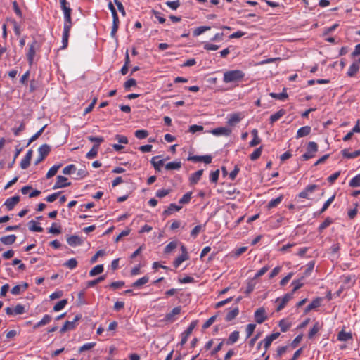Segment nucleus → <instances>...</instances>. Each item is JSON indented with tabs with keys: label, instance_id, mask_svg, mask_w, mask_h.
<instances>
[{
	"label": "nucleus",
	"instance_id": "nucleus-4",
	"mask_svg": "<svg viewBox=\"0 0 360 360\" xmlns=\"http://www.w3.org/2000/svg\"><path fill=\"white\" fill-rule=\"evenodd\" d=\"M38 48V44L37 41L34 40L30 44H29V49L27 53V60L29 64L31 65L33 63L34 58L36 53V51Z\"/></svg>",
	"mask_w": 360,
	"mask_h": 360
},
{
	"label": "nucleus",
	"instance_id": "nucleus-47",
	"mask_svg": "<svg viewBox=\"0 0 360 360\" xmlns=\"http://www.w3.org/2000/svg\"><path fill=\"white\" fill-rule=\"evenodd\" d=\"M210 29L211 27L210 26L198 27L193 31V35L195 37L199 36L205 32L210 30Z\"/></svg>",
	"mask_w": 360,
	"mask_h": 360
},
{
	"label": "nucleus",
	"instance_id": "nucleus-20",
	"mask_svg": "<svg viewBox=\"0 0 360 360\" xmlns=\"http://www.w3.org/2000/svg\"><path fill=\"white\" fill-rule=\"evenodd\" d=\"M359 70V65L354 60L349 66L347 75L349 77H354Z\"/></svg>",
	"mask_w": 360,
	"mask_h": 360
},
{
	"label": "nucleus",
	"instance_id": "nucleus-26",
	"mask_svg": "<svg viewBox=\"0 0 360 360\" xmlns=\"http://www.w3.org/2000/svg\"><path fill=\"white\" fill-rule=\"evenodd\" d=\"M321 300L319 297L314 300L305 309V313H308L311 310L319 307L321 305Z\"/></svg>",
	"mask_w": 360,
	"mask_h": 360
},
{
	"label": "nucleus",
	"instance_id": "nucleus-45",
	"mask_svg": "<svg viewBox=\"0 0 360 360\" xmlns=\"http://www.w3.org/2000/svg\"><path fill=\"white\" fill-rule=\"evenodd\" d=\"M134 135L139 139H143L148 136V131L145 129H139L134 132Z\"/></svg>",
	"mask_w": 360,
	"mask_h": 360
},
{
	"label": "nucleus",
	"instance_id": "nucleus-61",
	"mask_svg": "<svg viewBox=\"0 0 360 360\" xmlns=\"http://www.w3.org/2000/svg\"><path fill=\"white\" fill-rule=\"evenodd\" d=\"M14 315L22 314L25 312V307L20 304H17L13 308Z\"/></svg>",
	"mask_w": 360,
	"mask_h": 360
},
{
	"label": "nucleus",
	"instance_id": "nucleus-44",
	"mask_svg": "<svg viewBox=\"0 0 360 360\" xmlns=\"http://www.w3.org/2000/svg\"><path fill=\"white\" fill-rule=\"evenodd\" d=\"M67 304H68V300L65 299L59 301L53 307V311H59L62 310L63 309H64V307L66 306Z\"/></svg>",
	"mask_w": 360,
	"mask_h": 360
},
{
	"label": "nucleus",
	"instance_id": "nucleus-32",
	"mask_svg": "<svg viewBox=\"0 0 360 360\" xmlns=\"http://www.w3.org/2000/svg\"><path fill=\"white\" fill-rule=\"evenodd\" d=\"M269 95L271 98H276L278 100H281V101H283L288 98V94L286 92L285 89H283V91L280 94L270 93Z\"/></svg>",
	"mask_w": 360,
	"mask_h": 360
},
{
	"label": "nucleus",
	"instance_id": "nucleus-5",
	"mask_svg": "<svg viewBox=\"0 0 360 360\" xmlns=\"http://www.w3.org/2000/svg\"><path fill=\"white\" fill-rule=\"evenodd\" d=\"M181 307L180 306L174 307L171 312L167 314L165 316V321L167 323H173L176 320V316L181 313Z\"/></svg>",
	"mask_w": 360,
	"mask_h": 360
},
{
	"label": "nucleus",
	"instance_id": "nucleus-34",
	"mask_svg": "<svg viewBox=\"0 0 360 360\" xmlns=\"http://www.w3.org/2000/svg\"><path fill=\"white\" fill-rule=\"evenodd\" d=\"M159 158V156H155L151 159V164L153 165L154 168L156 170L160 171V167L164 165L165 160H159L157 161L156 160Z\"/></svg>",
	"mask_w": 360,
	"mask_h": 360
},
{
	"label": "nucleus",
	"instance_id": "nucleus-42",
	"mask_svg": "<svg viewBox=\"0 0 360 360\" xmlns=\"http://www.w3.org/2000/svg\"><path fill=\"white\" fill-rule=\"evenodd\" d=\"M186 259H188L187 253H183L175 259V261L174 262V266L176 268L179 266L180 264Z\"/></svg>",
	"mask_w": 360,
	"mask_h": 360
},
{
	"label": "nucleus",
	"instance_id": "nucleus-22",
	"mask_svg": "<svg viewBox=\"0 0 360 360\" xmlns=\"http://www.w3.org/2000/svg\"><path fill=\"white\" fill-rule=\"evenodd\" d=\"M28 287L27 283H25L22 285H17L11 289V293L14 295H20L22 292L25 291Z\"/></svg>",
	"mask_w": 360,
	"mask_h": 360
},
{
	"label": "nucleus",
	"instance_id": "nucleus-1",
	"mask_svg": "<svg viewBox=\"0 0 360 360\" xmlns=\"http://www.w3.org/2000/svg\"><path fill=\"white\" fill-rule=\"evenodd\" d=\"M245 73L240 70H227L224 72L223 82L224 83H237L243 79Z\"/></svg>",
	"mask_w": 360,
	"mask_h": 360
},
{
	"label": "nucleus",
	"instance_id": "nucleus-33",
	"mask_svg": "<svg viewBox=\"0 0 360 360\" xmlns=\"http://www.w3.org/2000/svg\"><path fill=\"white\" fill-rule=\"evenodd\" d=\"M50 150H51L50 146L47 144H44L39 148L38 153L40 155L42 156V158H45L46 156L48 155Z\"/></svg>",
	"mask_w": 360,
	"mask_h": 360
},
{
	"label": "nucleus",
	"instance_id": "nucleus-14",
	"mask_svg": "<svg viewBox=\"0 0 360 360\" xmlns=\"http://www.w3.org/2000/svg\"><path fill=\"white\" fill-rule=\"evenodd\" d=\"M292 293H287L283 297L278 298L276 300V302H280V304L277 307V311H281V309H283L285 304L288 302V301L292 299Z\"/></svg>",
	"mask_w": 360,
	"mask_h": 360
},
{
	"label": "nucleus",
	"instance_id": "nucleus-40",
	"mask_svg": "<svg viewBox=\"0 0 360 360\" xmlns=\"http://www.w3.org/2000/svg\"><path fill=\"white\" fill-rule=\"evenodd\" d=\"M98 145H94L92 148L86 153V157L88 159H93L96 158L98 154Z\"/></svg>",
	"mask_w": 360,
	"mask_h": 360
},
{
	"label": "nucleus",
	"instance_id": "nucleus-10",
	"mask_svg": "<svg viewBox=\"0 0 360 360\" xmlns=\"http://www.w3.org/2000/svg\"><path fill=\"white\" fill-rule=\"evenodd\" d=\"M71 184L70 182H68V179L63 176H58L56 178V182L54 184L53 188L58 189L60 188H65L69 186Z\"/></svg>",
	"mask_w": 360,
	"mask_h": 360
},
{
	"label": "nucleus",
	"instance_id": "nucleus-48",
	"mask_svg": "<svg viewBox=\"0 0 360 360\" xmlns=\"http://www.w3.org/2000/svg\"><path fill=\"white\" fill-rule=\"evenodd\" d=\"M205 225L195 226L191 232V236L195 238L199 233L205 229Z\"/></svg>",
	"mask_w": 360,
	"mask_h": 360
},
{
	"label": "nucleus",
	"instance_id": "nucleus-63",
	"mask_svg": "<svg viewBox=\"0 0 360 360\" xmlns=\"http://www.w3.org/2000/svg\"><path fill=\"white\" fill-rule=\"evenodd\" d=\"M49 232L51 233L58 234L61 232L60 227L58 226L56 224L53 223L49 229Z\"/></svg>",
	"mask_w": 360,
	"mask_h": 360
},
{
	"label": "nucleus",
	"instance_id": "nucleus-52",
	"mask_svg": "<svg viewBox=\"0 0 360 360\" xmlns=\"http://www.w3.org/2000/svg\"><path fill=\"white\" fill-rule=\"evenodd\" d=\"M96 345V342H87L83 345L79 349V352H83L92 349Z\"/></svg>",
	"mask_w": 360,
	"mask_h": 360
},
{
	"label": "nucleus",
	"instance_id": "nucleus-28",
	"mask_svg": "<svg viewBox=\"0 0 360 360\" xmlns=\"http://www.w3.org/2000/svg\"><path fill=\"white\" fill-rule=\"evenodd\" d=\"M239 314V309L238 307H235L234 309L229 311L226 316V321H231L234 319Z\"/></svg>",
	"mask_w": 360,
	"mask_h": 360
},
{
	"label": "nucleus",
	"instance_id": "nucleus-24",
	"mask_svg": "<svg viewBox=\"0 0 360 360\" xmlns=\"http://www.w3.org/2000/svg\"><path fill=\"white\" fill-rule=\"evenodd\" d=\"M251 134L253 136L252 140L250 142V146L253 147L256 146L261 142V139L258 136V131L256 129L252 130Z\"/></svg>",
	"mask_w": 360,
	"mask_h": 360
},
{
	"label": "nucleus",
	"instance_id": "nucleus-15",
	"mask_svg": "<svg viewBox=\"0 0 360 360\" xmlns=\"http://www.w3.org/2000/svg\"><path fill=\"white\" fill-rule=\"evenodd\" d=\"M195 327V323L192 322L188 328L186 329V330L182 334L183 337L181 340V345H184L188 340V337L190 335V334L192 333L193 330Z\"/></svg>",
	"mask_w": 360,
	"mask_h": 360
},
{
	"label": "nucleus",
	"instance_id": "nucleus-41",
	"mask_svg": "<svg viewBox=\"0 0 360 360\" xmlns=\"http://www.w3.org/2000/svg\"><path fill=\"white\" fill-rule=\"evenodd\" d=\"M321 326L319 324V322H316L312 327V328L309 330L308 336L309 338H312L321 329Z\"/></svg>",
	"mask_w": 360,
	"mask_h": 360
},
{
	"label": "nucleus",
	"instance_id": "nucleus-56",
	"mask_svg": "<svg viewBox=\"0 0 360 360\" xmlns=\"http://www.w3.org/2000/svg\"><path fill=\"white\" fill-rule=\"evenodd\" d=\"M219 176V170L217 169L212 172L210 174V181L212 183H217Z\"/></svg>",
	"mask_w": 360,
	"mask_h": 360
},
{
	"label": "nucleus",
	"instance_id": "nucleus-57",
	"mask_svg": "<svg viewBox=\"0 0 360 360\" xmlns=\"http://www.w3.org/2000/svg\"><path fill=\"white\" fill-rule=\"evenodd\" d=\"M191 192H188L185 193L182 198L179 200L180 204H186L188 203L191 199Z\"/></svg>",
	"mask_w": 360,
	"mask_h": 360
},
{
	"label": "nucleus",
	"instance_id": "nucleus-8",
	"mask_svg": "<svg viewBox=\"0 0 360 360\" xmlns=\"http://www.w3.org/2000/svg\"><path fill=\"white\" fill-rule=\"evenodd\" d=\"M280 335V333L276 332L271 334L270 335L266 336L263 340H262V342L263 344V347L265 349V352L267 351V349L271 346L272 342L277 339Z\"/></svg>",
	"mask_w": 360,
	"mask_h": 360
},
{
	"label": "nucleus",
	"instance_id": "nucleus-59",
	"mask_svg": "<svg viewBox=\"0 0 360 360\" xmlns=\"http://www.w3.org/2000/svg\"><path fill=\"white\" fill-rule=\"evenodd\" d=\"M88 139L91 142L95 143L94 145H98V146H100V144L101 143H103L104 141V139L103 137H99V136H90L88 137Z\"/></svg>",
	"mask_w": 360,
	"mask_h": 360
},
{
	"label": "nucleus",
	"instance_id": "nucleus-19",
	"mask_svg": "<svg viewBox=\"0 0 360 360\" xmlns=\"http://www.w3.org/2000/svg\"><path fill=\"white\" fill-rule=\"evenodd\" d=\"M203 174V169L198 170L197 172L193 173L189 177L190 184L192 185L196 184L198 181L200 179L202 175Z\"/></svg>",
	"mask_w": 360,
	"mask_h": 360
},
{
	"label": "nucleus",
	"instance_id": "nucleus-58",
	"mask_svg": "<svg viewBox=\"0 0 360 360\" xmlns=\"http://www.w3.org/2000/svg\"><path fill=\"white\" fill-rule=\"evenodd\" d=\"M332 223V219L330 218H327L323 221L319 226V231L322 232L325 229H326L330 224Z\"/></svg>",
	"mask_w": 360,
	"mask_h": 360
},
{
	"label": "nucleus",
	"instance_id": "nucleus-3",
	"mask_svg": "<svg viewBox=\"0 0 360 360\" xmlns=\"http://www.w3.org/2000/svg\"><path fill=\"white\" fill-rule=\"evenodd\" d=\"M81 318H82V316L80 314H77L74 317L72 321H67L64 323L63 326L61 328L60 333H63L67 330H70L74 329L77 324V321L79 320H80Z\"/></svg>",
	"mask_w": 360,
	"mask_h": 360
},
{
	"label": "nucleus",
	"instance_id": "nucleus-21",
	"mask_svg": "<svg viewBox=\"0 0 360 360\" xmlns=\"http://www.w3.org/2000/svg\"><path fill=\"white\" fill-rule=\"evenodd\" d=\"M15 240H16V236L14 234L8 235L6 236H3V237L0 238V241L6 245H12L13 243H15Z\"/></svg>",
	"mask_w": 360,
	"mask_h": 360
},
{
	"label": "nucleus",
	"instance_id": "nucleus-54",
	"mask_svg": "<svg viewBox=\"0 0 360 360\" xmlns=\"http://www.w3.org/2000/svg\"><path fill=\"white\" fill-rule=\"evenodd\" d=\"M46 125H44L43 127H41L37 133H35L29 140L28 145L30 144L32 142L34 141L36 139H37L43 133L44 129L46 128Z\"/></svg>",
	"mask_w": 360,
	"mask_h": 360
},
{
	"label": "nucleus",
	"instance_id": "nucleus-31",
	"mask_svg": "<svg viewBox=\"0 0 360 360\" xmlns=\"http://www.w3.org/2000/svg\"><path fill=\"white\" fill-rule=\"evenodd\" d=\"M352 338L351 333H347L344 330H341L338 335V340L340 341H347Z\"/></svg>",
	"mask_w": 360,
	"mask_h": 360
},
{
	"label": "nucleus",
	"instance_id": "nucleus-53",
	"mask_svg": "<svg viewBox=\"0 0 360 360\" xmlns=\"http://www.w3.org/2000/svg\"><path fill=\"white\" fill-rule=\"evenodd\" d=\"M335 198V195H333L325 202L321 210H320L321 213L325 212L328 209L330 204L334 201Z\"/></svg>",
	"mask_w": 360,
	"mask_h": 360
},
{
	"label": "nucleus",
	"instance_id": "nucleus-50",
	"mask_svg": "<svg viewBox=\"0 0 360 360\" xmlns=\"http://www.w3.org/2000/svg\"><path fill=\"white\" fill-rule=\"evenodd\" d=\"M104 279H105V276H101L97 278L96 279H94L92 281H89L87 282V287L92 288V287L95 286L96 284H98V283L102 282Z\"/></svg>",
	"mask_w": 360,
	"mask_h": 360
},
{
	"label": "nucleus",
	"instance_id": "nucleus-18",
	"mask_svg": "<svg viewBox=\"0 0 360 360\" xmlns=\"http://www.w3.org/2000/svg\"><path fill=\"white\" fill-rule=\"evenodd\" d=\"M311 128L309 126H304L300 128L297 131L296 139L307 136L311 133Z\"/></svg>",
	"mask_w": 360,
	"mask_h": 360
},
{
	"label": "nucleus",
	"instance_id": "nucleus-43",
	"mask_svg": "<svg viewBox=\"0 0 360 360\" xmlns=\"http://www.w3.org/2000/svg\"><path fill=\"white\" fill-rule=\"evenodd\" d=\"M61 167V164L58 165H53L51 167L46 174V178L50 179L57 173L58 169Z\"/></svg>",
	"mask_w": 360,
	"mask_h": 360
},
{
	"label": "nucleus",
	"instance_id": "nucleus-51",
	"mask_svg": "<svg viewBox=\"0 0 360 360\" xmlns=\"http://www.w3.org/2000/svg\"><path fill=\"white\" fill-rule=\"evenodd\" d=\"M64 266L70 269H73L77 267V262L75 258H71L64 264Z\"/></svg>",
	"mask_w": 360,
	"mask_h": 360
},
{
	"label": "nucleus",
	"instance_id": "nucleus-38",
	"mask_svg": "<svg viewBox=\"0 0 360 360\" xmlns=\"http://www.w3.org/2000/svg\"><path fill=\"white\" fill-rule=\"evenodd\" d=\"M51 320V316L46 314L44 316V317L41 319V321H39L38 323L35 324L34 326V328H39L40 326H44L48 324Z\"/></svg>",
	"mask_w": 360,
	"mask_h": 360
},
{
	"label": "nucleus",
	"instance_id": "nucleus-30",
	"mask_svg": "<svg viewBox=\"0 0 360 360\" xmlns=\"http://www.w3.org/2000/svg\"><path fill=\"white\" fill-rule=\"evenodd\" d=\"M181 162H170L165 165V169L167 170H178L181 168Z\"/></svg>",
	"mask_w": 360,
	"mask_h": 360
},
{
	"label": "nucleus",
	"instance_id": "nucleus-23",
	"mask_svg": "<svg viewBox=\"0 0 360 360\" xmlns=\"http://www.w3.org/2000/svg\"><path fill=\"white\" fill-rule=\"evenodd\" d=\"M149 281V277L147 276L139 278L137 281L131 284V286L136 288H140L142 285L146 284Z\"/></svg>",
	"mask_w": 360,
	"mask_h": 360
},
{
	"label": "nucleus",
	"instance_id": "nucleus-62",
	"mask_svg": "<svg viewBox=\"0 0 360 360\" xmlns=\"http://www.w3.org/2000/svg\"><path fill=\"white\" fill-rule=\"evenodd\" d=\"M219 46L216 44H212L208 42L204 43V49L207 51H216L219 49Z\"/></svg>",
	"mask_w": 360,
	"mask_h": 360
},
{
	"label": "nucleus",
	"instance_id": "nucleus-55",
	"mask_svg": "<svg viewBox=\"0 0 360 360\" xmlns=\"http://www.w3.org/2000/svg\"><path fill=\"white\" fill-rule=\"evenodd\" d=\"M256 285V283L254 281V278L251 281H249L247 283V287L245 290V293L247 295L250 294L255 289Z\"/></svg>",
	"mask_w": 360,
	"mask_h": 360
},
{
	"label": "nucleus",
	"instance_id": "nucleus-46",
	"mask_svg": "<svg viewBox=\"0 0 360 360\" xmlns=\"http://www.w3.org/2000/svg\"><path fill=\"white\" fill-rule=\"evenodd\" d=\"M77 168L75 165H69L63 168V173L65 175H70L75 173Z\"/></svg>",
	"mask_w": 360,
	"mask_h": 360
},
{
	"label": "nucleus",
	"instance_id": "nucleus-35",
	"mask_svg": "<svg viewBox=\"0 0 360 360\" xmlns=\"http://www.w3.org/2000/svg\"><path fill=\"white\" fill-rule=\"evenodd\" d=\"M29 229L32 231L42 232L43 228L41 227L37 222L34 220H31L29 222Z\"/></svg>",
	"mask_w": 360,
	"mask_h": 360
},
{
	"label": "nucleus",
	"instance_id": "nucleus-7",
	"mask_svg": "<svg viewBox=\"0 0 360 360\" xmlns=\"http://www.w3.org/2000/svg\"><path fill=\"white\" fill-rule=\"evenodd\" d=\"M255 321L261 324L267 319L266 311L263 307L257 309L254 314Z\"/></svg>",
	"mask_w": 360,
	"mask_h": 360
},
{
	"label": "nucleus",
	"instance_id": "nucleus-9",
	"mask_svg": "<svg viewBox=\"0 0 360 360\" xmlns=\"http://www.w3.org/2000/svg\"><path fill=\"white\" fill-rule=\"evenodd\" d=\"M231 129L228 127H218L212 129L211 133L217 136H229L231 134Z\"/></svg>",
	"mask_w": 360,
	"mask_h": 360
},
{
	"label": "nucleus",
	"instance_id": "nucleus-27",
	"mask_svg": "<svg viewBox=\"0 0 360 360\" xmlns=\"http://www.w3.org/2000/svg\"><path fill=\"white\" fill-rule=\"evenodd\" d=\"M342 153L343 157L347 158H355L360 156V150H357L353 152H349L348 150H343Z\"/></svg>",
	"mask_w": 360,
	"mask_h": 360
},
{
	"label": "nucleus",
	"instance_id": "nucleus-16",
	"mask_svg": "<svg viewBox=\"0 0 360 360\" xmlns=\"http://www.w3.org/2000/svg\"><path fill=\"white\" fill-rule=\"evenodd\" d=\"M72 27H63V37H62V43H63V49H65L68 44V39L70 37V32Z\"/></svg>",
	"mask_w": 360,
	"mask_h": 360
},
{
	"label": "nucleus",
	"instance_id": "nucleus-49",
	"mask_svg": "<svg viewBox=\"0 0 360 360\" xmlns=\"http://www.w3.org/2000/svg\"><path fill=\"white\" fill-rule=\"evenodd\" d=\"M349 186L351 187H359L360 186V174L353 177L349 183Z\"/></svg>",
	"mask_w": 360,
	"mask_h": 360
},
{
	"label": "nucleus",
	"instance_id": "nucleus-2",
	"mask_svg": "<svg viewBox=\"0 0 360 360\" xmlns=\"http://www.w3.org/2000/svg\"><path fill=\"white\" fill-rule=\"evenodd\" d=\"M318 151V145L314 141L309 142L307 151L302 156L303 160H308L315 156L316 153Z\"/></svg>",
	"mask_w": 360,
	"mask_h": 360
},
{
	"label": "nucleus",
	"instance_id": "nucleus-64",
	"mask_svg": "<svg viewBox=\"0 0 360 360\" xmlns=\"http://www.w3.org/2000/svg\"><path fill=\"white\" fill-rule=\"evenodd\" d=\"M279 327L281 328V330L282 332H285L290 328V325L285 321L281 320L279 322Z\"/></svg>",
	"mask_w": 360,
	"mask_h": 360
},
{
	"label": "nucleus",
	"instance_id": "nucleus-37",
	"mask_svg": "<svg viewBox=\"0 0 360 360\" xmlns=\"http://www.w3.org/2000/svg\"><path fill=\"white\" fill-rule=\"evenodd\" d=\"M282 200H283V196L280 195L274 199L271 200L269 202L267 207L269 209H272L274 207H276L281 202Z\"/></svg>",
	"mask_w": 360,
	"mask_h": 360
},
{
	"label": "nucleus",
	"instance_id": "nucleus-29",
	"mask_svg": "<svg viewBox=\"0 0 360 360\" xmlns=\"http://www.w3.org/2000/svg\"><path fill=\"white\" fill-rule=\"evenodd\" d=\"M181 209V206L176 205L174 203H171L168 208L163 212L165 215H169L175 211H179Z\"/></svg>",
	"mask_w": 360,
	"mask_h": 360
},
{
	"label": "nucleus",
	"instance_id": "nucleus-25",
	"mask_svg": "<svg viewBox=\"0 0 360 360\" xmlns=\"http://www.w3.org/2000/svg\"><path fill=\"white\" fill-rule=\"evenodd\" d=\"M285 114V110L283 109H281L276 113L273 114L269 118L270 124H273L275 122H276L281 117H282Z\"/></svg>",
	"mask_w": 360,
	"mask_h": 360
},
{
	"label": "nucleus",
	"instance_id": "nucleus-12",
	"mask_svg": "<svg viewBox=\"0 0 360 360\" xmlns=\"http://www.w3.org/2000/svg\"><path fill=\"white\" fill-rule=\"evenodd\" d=\"M19 201L20 196L15 195L6 199V200L4 202V205L6 207L8 210H11L19 202Z\"/></svg>",
	"mask_w": 360,
	"mask_h": 360
},
{
	"label": "nucleus",
	"instance_id": "nucleus-11",
	"mask_svg": "<svg viewBox=\"0 0 360 360\" xmlns=\"http://www.w3.org/2000/svg\"><path fill=\"white\" fill-rule=\"evenodd\" d=\"M188 160L197 162H203L205 164H209L212 162V157L210 155H193L189 156L188 158Z\"/></svg>",
	"mask_w": 360,
	"mask_h": 360
},
{
	"label": "nucleus",
	"instance_id": "nucleus-6",
	"mask_svg": "<svg viewBox=\"0 0 360 360\" xmlns=\"http://www.w3.org/2000/svg\"><path fill=\"white\" fill-rule=\"evenodd\" d=\"M63 12L64 15V25L63 27H72V9L70 8V6L65 7L61 8Z\"/></svg>",
	"mask_w": 360,
	"mask_h": 360
},
{
	"label": "nucleus",
	"instance_id": "nucleus-39",
	"mask_svg": "<svg viewBox=\"0 0 360 360\" xmlns=\"http://www.w3.org/2000/svg\"><path fill=\"white\" fill-rule=\"evenodd\" d=\"M103 269L104 268L102 264L96 265L89 271V276H95L98 274H100L103 271Z\"/></svg>",
	"mask_w": 360,
	"mask_h": 360
},
{
	"label": "nucleus",
	"instance_id": "nucleus-60",
	"mask_svg": "<svg viewBox=\"0 0 360 360\" xmlns=\"http://www.w3.org/2000/svg\"><path fill=\"white\" fill-rule=\"evenodd\" d=\"M262 154V147H259L254 150L252 153L250 154V158L252 160H255L258 158L260 157Z\"/></svg>",
	"mask_w": 360,
	"mask_h": 360
},
{
	"label": "nucleus",
	"instance_id": "nucleus-17",
	"mask_svg": "<svg viewBox=\"0 0 360 360\" xmlns=\"http://www.w3.org/2000/svg\"><path fill=\"white\" fill-rule=\"evenodd\" d=\"M69 245L75 247L81 245L83 243L82 239L77 236H72L67 239Z\"/></svg>",
	"mask_w": 360,
	"mask_h": 360
},
{
	"label": "nucleus",
	"instance_id": "nucleus-36",
	"mask_svg": "<svg viewBox=\"0 0 360 360\" xmlns=\"http://www.w3.org/2000/svg\"><path fill=\"white\" fill-rule=\"evenodd\" d=\"M239 338V332L238 331H233L232 332L228 338L227 344L228 345H232L238 341Z\"/></svg>",
	"mask_w": 360,
	"mask_h": 360
},
{
	"label": "nucleus",
	"instance_id": "nucleus-13",
	"mask_svg": "<svg viewBox=\"0 0 360 360\" xmlns=\"http://www.w3.org/2000/svg\"><path fill=\"white\" fill-rule=\"evenodd\" d=\"M244 117V115L241 112L233 113L229 115V118L228 120V124L229 125H235L236 124L240 122V120Z\"/></svg>",
	"mask_w": 360,
	"mask_h": 360
}]
</instances>
